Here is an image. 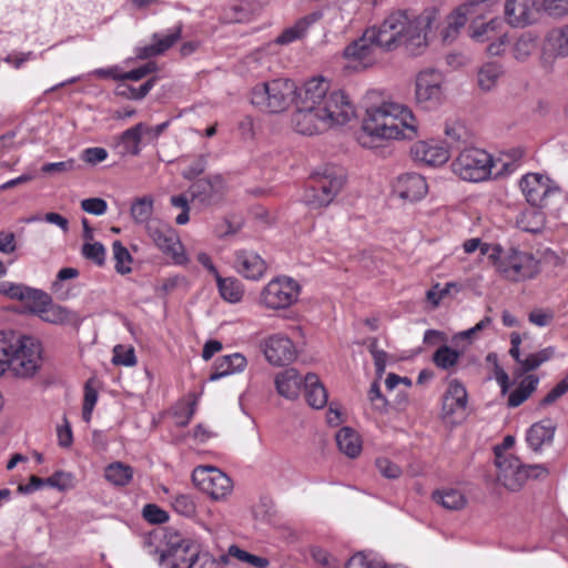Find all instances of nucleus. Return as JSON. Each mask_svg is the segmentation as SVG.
I'll list each match as a JSON object with an SVG mask.
<instances>
[{"label": "nucleus", "instance_id": "55", "mask_svg": "<svg viewBox=\"0 0 568 568\" xmlns=\"http://www.w3.org/2000/svg\"><path fill=\"white\" fill-rule=\"evenodd\" d=\"M73 485V476L70 473L62 470L55 471L53 475L47 478V486L57 488L58 490L70 489Z\"/></svg>", "mask_w": 568, "mask_h": 568}, {"label": "nucleus", "instance_id": "50", "mask_svg": "<svg viewBox=\"0 0 568 568\" xmlns=\"http://www.w3.org/2000/svg\"><path fill=\"white\" fill-rule=\"evenodd\" d=\"M542 12L551 19L568 16V0H541Z\"/></svg>", "mask_w": 568, "mask_h": 568}, {"label": "nucleus", "instance_id": "19", "mask_svg": "<svg viewBox=\"0 0 568 568\" xmlns=\"http://www.w3.org/2000/svg\"><path fill=\"white\" fill-rule=\"evenodd\" d=\"M520 190L528 203L535 207H544L549 197L557 192L550 185V180L539 173H528L519 182Z\"/></svg>", "mask_w": 568, "mask_h": 568}, {"label": "nucleus", "instance_id": "35", "mask_svg": "<svg viewBox=\"0 0 568 568\" xmlns=\"http://www.w3.org/2000/svg\"><path fill=\"white\" fill-rule=\"evenodd\" d=\"M338 449L349 458H356L362 452V438L356 430L351 427L341 428L336 436Z\"/></svg>", "mask_w": 568, "mask_h": 568}, {"label": "nucleus", "instance_id": "33", "mask_svg": "<svg viewBox=\"0 0 568 568\" xmlns=\"http://www.w3.org/2000/svg\"><path fill=\"white\" fill-rule=\"evenodd\" d=\"M432 498L443 508L454 511L464 509L468 503L465 493L462 489L454 487L437 489L432 494Z\"/></svg>", "mask_w": 568, "mask_h": 568}, {"label": "nucleus", "instance_id": "20", "mask_svg": "<svg viewBox=\"0 0 568 568\" xmlns=\"http://www.w3.org/2000/svg\"><path fill=\"white\" fill-rule=\"evenodd\" d=\"M276 390H325L320 377L315 373H307L302 376L294 367L286 368L276 374Z\"/></svg>", "mask_w": 568, "mask_h": 568}, {"label": "nucleus", "instance_id": "23", "mask_svg": "<svg viewBox=\"0 0 568 568\" xmlns=\"http://www.w3.org/2000/svg\"><path fill=\"white\" fill-rule=\"evenodd\" d=\"M410 154L415 161L429 166L443 165L449 160V150L447 146L438 144L434 140L414 143L410 148Z\"/></svg>", "mask_w": 568, "mask_h": 568}, {"label": "nucleus", "instance_id": "28", "mask_svg": "<svg viewBox=\"0 0 568 568\" xmlns=\"http://www.w3.org/2000/svg\"><path fill=\"white\" fill-rule=\"evenodd\" d=\"M479 1H468L457 7L447 18L446 26L442 31L443 41L446 43L453 42L459 30L467 23L469 18L475 13Z\"/></svg>", "mask_w": 568, "mask_h": 568}, {"label": "nucleus", "instance_id": "13", "mask_svg": "<svg viewBox=\"0 0 568 568\" xmlns=\"http://www.w3.org/2000/svg\"><path fill=\"white\" fill-rule=\"evenodd\" d=\"M194 485L211 499L225 500L233 491L232 479L214 466H197L192 473Z\"/></svg>", "mask_w": 568, "mask_h": 568}, {"label": "nucleus", "instance_id": "49", "mask_svg": "<svg viewBox=\"0 0 568 568\" xmlns=\"http://www.w3.org/2000/svg\"><path fill=\"white\" fill-rule=\"evenodd\" d=\"M13 332H0V377L10 366V355L13 347Z\"/></svg>", "mask_w": 568, "mask_h": 568}, {"label": "nucleus", "instance_id": "63", "mask_svg": "<svg viewBox=\"0 0 568 568\" xmlns=\"http://www.w3.org/2000/svg\"><path fill=\"white\" fill-rule=\"evenodd\" d=\"M488 362L494 363V377L497 381L499 387L501 390H508L509 388V377L507 373L498 365L497 363V355L496 354H488L487 356Z\"/></svg>", "mask_w": 568, "mask_h": 568}, {"label": "nucleus", "instance_id": "59", "mask_svg": "<svg viewBox=\"0 0 568 568\" xmlns=\"http://www.w3.org/2000/svg\"><path fill=\"white\" fill-rule=\"evenodd\" d=\"M376 467L378 471L387 479H396L402 475L400 467L388 458H377Z\"/></svg>", "mask_w": 568, "mask_h": 568}, {"label": "nucleus", "instance_id": "12", "mask_svg": "<svg viewBox=\"0 0 568 568\" xmlns=\"http://www.w3.org/2000/svg\"><path fill=\"white\" fill-rule=\"evenodd\" d=\"M469 37L476 42L487 43L486 53L491 57L503 55L510 44L509 33L498 18L488 22L471 23Z\"/></svg>", "mask_w": 568, "mask_h": 568}, {"label": "nucleus", "instance_id": "32", "mask_svg": "<svg viewBox=\"0 0 568 568\" xmlns=\"http://www.w3.org/2000/svg\"><path fill=\"white\" fill-rule=\"evenodd\" d=\"M142 129L143 122H139L138 124L126 129L119 135L116 148H119L120 153L122 155L136 156L140 154V145L142 141H144V134Z\"/></svg>", "mask_w": 568, "mask_h": 568}, {"label": "nucleus", "instance_id": "16", "mask_svg": "<svg viewBox=\"0 0 568 568\" xmlns=\"http://www.w3.org/2000/svg\"><path fill=\"white\" fill-rule=\"evenodd\" d=\"M145 230L158 248L171 256L176 264L187 261L176 231L169 224L160 220L150 221Z\"/></svg>", "mask_w": 568, "mask_h": 568}, {"label": "nucleus", "instance_id": "22", "mask_svg": "<svg viewBox=\"0 0 568 568\" xmlns=\"http://www.w3.org/2000/svg\"><path fill=\"white\" fill-rule=\"evenodd\" d=\"M234 268L243 277L257 281L265 274L267 264L252 250H239L234 254Z\"/></svg>", "mask_w": 568, "mask_h": 568}, {"label": "nucleus", "instance_id": "5", "mask_svg": "<svg viewBox=\"0 0 568 568\" xmlns=\"http://www.w3.org/2000/svg\"><path fill=\"white\" fill-rule=\"evenodd\" d=\"M320 91L312 90L308 81L300 88V94L295 102L296 109L292 114V126L302 135H316L328 130V125L322 114Z\"/></svg>", "mask_w": 568, "mask_h": 568}, {"label": "nucleus", "instance_id": "39", "mask_svg": "<svg viewBox=\"0 0 568 568\" xmlns=\"http://www.w3.org/2000/svg\"><path fill=\"white\" fill-rule=\"evenodd\" d=\"M134 475L133 468L124 463L114 462L104 469V478L113 486H126Z\"/></svg>", "mask_w": 568, "mask_h": 568}, {"label": "nucleus", "instance_id": "48", "mask_svg": "<svg viewBox=\"0 0 568 568\" xmlns=\"http://www.w3.org/2000/svg\"><path fill=\"white\" fill-rule=\"evenodd\" d=\"M445 143L447 149L458 148L460 143L466 142L467 131L466 128L459 122H447L445 124Z\"/></svg>", "mask_w": 568, "mask_h": 568}, {"label": "nucleus", "instance_id": "29", "mask_svg": "<svg viewBox=\"0 0 568 568\" xmlns=\"http://www.w3.org/2000/svg\"><path fill=\"white\" fill-rule=\"evenodd\" d=\"M557 425L554 420L546 418L532 424L526 433V442L534 452L550 446L554 442Z\"/></svg>", "mask_w": 568, "mask_h": 568}, {"label": "nucleus", "instance_id": "45", "mask_svg": "<svg viewBox=\"0 0 568 568\" xmlns=\"http://www.w3.org/2000/svg\"><path fill=\"white\" fill-rule=\"evenodd\" d=\"M555 355L554 347H546L537 353L529 354L526 358H524L518 365L519 371H524V373L531 372L534 373L540 365L552 358Z\"/></svg>", "mask_w": 568, "mask_h": 568}, {"label": "nucleus", "instance_id": "21", "mask_svg": "<svg viewBox=\"0 0 568 568\" xmlns=\"http://www.w3.org/2000/svg\"><path fill=\"white\" fill-rule=\"evenodd\" d=\"M262 347L266 361L276 366L293 362L297 355L294 343L282 334H274L265 338Z\"/></svg>", "mask_w": 568, "mask_h": 568}, {"label": "nucleus", "instance_id": "40", "mask_svg": "<svg viewBox=\"0 0 568 568\" xmlns=\"http://www.w3.org/2000/svg\"><path fill=\"white\" fill-rule=\"evenodd\" d=\"M196 403L197 398L195 396L187 395L182 397L170 412L174 424L178 426L187 425L195 412Z\"/></svg>", "mask_w": 568, "mask_h": 568}, {"label": "nucleus", "instance_id": "51", "mask_svg": "<svg viewBox=\"0 0 568 568\" xmlns=\"http://www.w3.org/2000/svg\"><path fill=\"white\" fill-rule=\"evenodd\" d=\"M82 255L92 261L99 266H102L105 262V248L104 246L99 242H85L82 246Z\"/></svg>", "mask_w": 568, "mask_h": 568}, {"label": "nucleus", "instance_id": "46", "mask_svg": "<svg viewBox=\"0 0 568 568\" xmlns=\"http://www.w3.org/2000/svg\"><path fill=\"white\" fill-rule=\"evenodd\" d=\"M459 358L460 353L446 345L440 346L433 355V362L442 369H450L457 365Z\"/></svg>", "mask_w": 568, "mask_h": 568}, {"label": "nucleus", "instance_id": "56", "mask_svg": "<svg viewBox=\"0 0 568 568\" xmlns=\"http://www.w3.org/2000/svg\"><path fill=\"white\" fill-rule=\"evenodd\" d=\"M135 354L132 347L116 345L113 349L112 362L115 365L132 366L135 364Z\"/></svg>", "mask_w": 568, "mask_h": 568}, {"label": "nucleus", "instance_id": "2", "mask_svg": "<svg viewBox=\"0 0 568 568\" xmlns=\"http://www.w3.org/2000/svg\"><path fill=\"white\" fill-rule=\"evenodd\" d=\"M437 19L438 11L436 9L425 10L420 14L410 10H396L376 28L379 34V45L385 50L404 45L412 54H418L427 45V30Z\"/></svg>", "mask_w": 568, "mask_h": 568}, {"label": "nucleus", "instance_id": "31", "mask_svg": "<svg viewBox=\"0 0 568 568\" xmlns=\"http://www.w3.org/2000/svg\"><path fill=\"white\" fill-rule=\"evenodd\" d=\"M247 361L241 353H234L219 357L214 363V371L210 376L211 381H215L229 375L241 373L245 369Z\"/></svg>", "mask_w": 568, "mask_h": 568}, {"label": "nucleus", "instance_id": "3", "mask_svg": "<svg viewBox=\"0 0 568 568\" xmlns=\"http://www.w3.org/2000/svg\"><path fill=\"white\" fill-rule=\"evenodd\" d=\"M300 89L287 78H275L256 83L251 90V103L261 112L280 114L297 101Z\"/></svg>", "mask_w": 568, "mask_h": 568}, {"label": "nucleus", "instance_id": "60", "mask_svg": "<svg viewBox=\"0 0 568 568\" xmlns=\"http://www.w3.org/2000/svg\"><path fill=\"white\" fill-rule=\"evenodd\" d=\"M170 203L172 206L182 210L181 213L175 217L176 224H179V225L186 224L190 220V216H189L190 206H189V201H187L186 196L182 195V194L173 195L170 199Z\"/></svg>", "mask_w": 568, "mask_h": 568}, {"label": "nucleus", "instance_id": "38", "mask_svg": "<svg viewBox=\"0 0 568 568\" xmlns=\"http://www.w3.org/2000/svg\"><path fill=\"white\" fill-rule=\"evenodd\" d=\"M504 67L501 63L496 61H489L484 63L477 72V82L483 91L493 90L499 79L504 75Z\"/></svg>", "mask_w": 568, "mask_h": 568}, {"label": "nucleus", "instance_id": "18", "mask_svg": "<svg viewBox=\"0 0 568 568\" xmlns=\"http://www.w3.org/2000/svg\"><path fill=\"white\" fill-rule=\"evenodd\" d=\"M30 311L37 314L43 322L55 325H77L80 322L79 315L64 306L53 304L47 294V300L37 296Z\"/></svg>", "mask_w": 568, "mask_h": 568}, {"label": "nucleus", "instance_id": "6", "mask_svg": "<svg viewBox=\"0 0 568 568\" xmlns=\"http://www.w3.org/2000/svg\"><path fill=\"white\" fill-rule=\"evenodd\" d=\"M344 182L345 176L341 170L326 168L312 176L304 193V202L313 209L327 206L341 192Z\"/></svg>", "mask_w": 568, "mask_h": 568}, {"label": "nucleus", "instance_id": "11", "mask_svg": "<svg viewBox=\"0 0 568 568\" xmlns=\"http://www.w3.org/2000/svg\"><path fill=\"white\" fill-rule=\"evenodd\" d=\"M300 293L301 286L295 280L288 276H278L263 287L260 294V304L267 310H285L298 300Z\"/></svg>", "mask_w": 568, "mask_h": 568}, {"label": "nucleus", "instance_id": "27", "mask_svg": "<svg viewBox=\"0 0 568 568\" xmlns=\"http://www.w3.org/2000/svg\"><path fill=\"white\" fill-rule=\"evenodd\" d=\"M542 54L548 59L568 58V23L554 27L542 40Z\"/></svg>", "mask_w": 568, "mask_h": 568}, {"label": "nucleus", "instance_id": "7", "mask_svg": "<svg viewBox=\"0 0 568 568\" xmlns=\"http://www.w3.org/2000/svg\"><path fill=\"white\" fill-rule=\"evenodd\" d=\"M496 272L504 280L518 283L536 277L540 272V263L531 252L510 247L504 250Z\"/></svg>", "mask_w": 568, "mask_h": 568}, {"label": "nucleus", "instance_id": "61", "mask_svg": "<svg viewBox=\"0 0 568 568\" xmlns=\"http://www.w3.org/2000/svg\"><path fill=\"white\" fill-rule=\"evenodd\" d=\"M75 160L69 159L61 162H51L42 165L41 171L45 174L65 173L75 170Z\"/></svg>", "mask_w": 568, "mask_h": 568}, {"label": "nucleus", "instance_id": "54", "mask_svg": "<svg viewBox=\"0 0 568 568\" xmlns=\"http://www.w3.org/2000/svg\"><path fill=\"white\" fill-rule=\"evenodd\" d=\"M181 27H174L164 36L154 34V43L159 48L158 51L163 53L170 49L181 38Z\"/></svg>", "mask_w": 568, "mask_h": 568}, {"label": "nucleus", "instance_id": "1", "mask_svg": "<svg viewBox=\"0 0 568 568\" xmlns=\"http://www.w3.org/2000/svg\"><path fill=\"white\" fill-rule=\"evenodd\" d=\"M419 135V123L405 104L385 100L366 108L358 143L366 149H376L392 140H413Z\"/></svg>", "mask_w": 568, "mask_h": 568}, {"label": "nucleus", "instance_id": "30", "mask_svg": "<svg viewBox=\"0 0 568 568\" xmlns=\"http://www.w3.org/2000/svg\"><path fill=\"white\" fill-rule=\"evenodd\" d=\"M323 18V12L316 10L301 18L294 26L285 29L276 39L278 44H288L304 38L308 29Z\"/></svg>", "mask_w": 568, "mask_h": 568}, {"label": "nucleus", "instance_id": "10", "mask_svg": "<svg viewBox=\"0 0 568 568\" xmlns=\"http://www.w3.org/2000/svg\"><path fill=\"white\" fill-rule=\"evenodd\" d=\"M455 174L465 181L479 182L491 174L493 158L485 150L466 148L452 163Z\"/></svg>", "mask_w": 568, "mask_h": 568}, {"label": "nucleus", "instance_id": "26", "mask_svg": "<svg viewBox=\"0 0 568 568\" xmlns=\"http://www.w3.org/2000/svg\"><path fill=\"white\" fill-rule=\"evenodd\" d=\"M467 393H445L442 399V419L448 425L460 424L467 417Z\"/></svg>", "mask_w": 568, "mask_h": 568}, {"label": "nucleus", "instance_id": "44", "mask_svg": "<svg viewBox=\"0 0 568 568\" xmlns=\"http://www.w3.org/2000/svg\"><path fill=\"white\" fill-rule=\"evenodd\" d=\"M227 558H235L242 562H245L254 568H267L270 560L265 557L253 555L236 545H232L227 550Z\"/></svg>", "mask_w": 568, "mask_h": 568}, {"label": "nucleus", "instance_id": "47", "mask_svg": "<svg viewBox=\"0 0 568 568\" xmlns=\"http://www.w3.org/2000/svg\"><path fill=\"white\" fill-rule=\"evenodd\" d=\"M171 506L179 515L193 517L196 513V504L190 494H175L171 497Z\"/></svg>", "mask_w": 568, "mask_h": 568}, {"label": "nucleus", "instance_id": "8", "mask_svg": "<svg viewBox=\"0 0 568 568\" xmlns=\"http://www.w3.org/2000/svg\"><path fill=\"white\" fill-rule=\"evenodd\" d=\"M41 353V344L37 338L14 334L8 371L17 377H32L40 368Z\"/></svg>", "mask_w": 568, "mask_h": 568}, {"label": "nucleus", "instance_id": "34", "mask_svg": "<svg viewBox=\"0 0 568 568\" xmlns=\"http://www.w3.org/2000/svg\"><path fill=\"white\" fill-rule=\"evenodd\" d=\"M0 294L6 295L9 298L24 302L29 308L34 303L37 296L47 300V293L28 287L23 284H17L11 282L0 283Z\"/></svg>", "mask_w": 568, "mask_h": 568}, {"label": "nucleus", "instance_id": "57", "mask_svg": "<svg viewBox=\"0 0 568 568\" xmlns=\"http://www.w3.org/2000/svg\"><path fill=\"white\" fill-rule=\"evenodd\" d=\"M516 390H536L539 384V377L531 372L524 373V371H519L516 374Z\"/></svg>", "mask_w": 568, "mask_h": 568}, {"label": "nucleus", "instance_id": "58", "mask_svg": "<svg viewBox=\"0 0 568 568\" xmlns=\"http://www.w3.org/2000/svg\"><path fill=\"white\" fill-rule=\"evenodd\" d=\"M478 250L481 255L487 256L488 261L494 265L495 270H497L504 248L499 244H491L481 241V245L478 246Z\"/></svg>", "mask_w": 568, "mask_h": 568}, {"label": "nucleus", "instance_id": "24", "mask_svg": "<svg viewBox=\"0 0 568 568\" xmlns=\"http://www.w3.org/2000/svg\"><path fill=\"white\" fill-rule=\"evenodd\" d=\"M376 48H381L379 34L376 28H369L361 38L345 48L344 57L346 59L364 61L367 64L371 62Z\"/></svg>", "mask_w": 568, "mask_h": 568}, {"label": "nucleus", "instance_id": "17", "mask_svg": "<svg viewBox=\"0 0 568 568\" xmlns=\"http://www.w3.org/2000/svg\"><path fill=\"white\" fill-rule=\"evenodd\" d=\"M542 12L541 0H506L504 13L506 22L514 28H525L539 20Z\"/></svg>", "mask_w": 568, "mask_h": 568}, {"label": "nucleus", "instance_id": "41", "mask_svg": "<svg viewBox=\"0 0 568 568\" xmlns=\"http://www.w3.org/2000/svg\"><path fill=\"white\" fill-rule=\"evenodd\" d=\"M221 297L229 303H239L244 295L242 283L234 277H215Z\"/></svg>", "mask_w": 568, "mask_h": 568}, {"label": "nucleus", "instance_id": "37", "mask_svg": "<svg viewBox=\"0 0 568 568\" xmlns=\"http://www.w3.org/2000/svg\"><path fill=\"white\" fill-rule=\"evenodd\" d=\"M537 50V37L530 32L519 34L510 47L511 57L518 62H526Z\"/></svg>", "mask_w": 568, "mask_h": 568}, {"label": "nucleus", "instance_id": "15", "mask_svg": "<svg viewBox=\"0 0 568 568\" xmlns=\"http://www.w3.org/2000/svg\"><path fill=\"white\" fill-rule=\"evenodd\" d=\"M444 77L435 70L418 73L415 82V101L424 110H434L445 100Z\"/></svg>", "mask_w": 568, "mask_h": 568}, {"label": "nucleus", "instance_id": "36", "mask_svg": "<svg viewBox=\"0 0 568 568\" xmlns=\"http://www.w3.org/2000/svg\"><path fill=\"white\" fill-rule=\"evenodd\" d=\"M222 186V179L215 176L213 179H201L195 181L191 187L190 193L193 199L199 200L202 203H211Z\"/></svg>", "mask_w": 568, "mask_h": 568}, {"label": "nucleus", "instance_id": "14", "mask_svg": "<svg viewBox=\"0 0 568 568\" xmlns=\"http://www.w3.org/2000/svg\"><path fill=\"white\" fill-rule=\"evenodd\" d=\"M160 560H169L170 568H223L227 564V556L222 555L216 559L209 552H199L189 545H178L168 556L162 552Z\"/></svg>", "mask_w": 568, "mask_h": 568}, {"label": "nucleus", "instance_id": "25", "mask_svg": "<svg viewBox=\"0 0 568 568\" xmlns=\"http://www.w3.org/2000/svg\"><path fill=\"white\" fill-rule=\"evenodd\" d=\"M394 189L399 197L416 202L427 194L428 184L423 175L406 173L397 178Z\"/></svg>", "mask_w": 568, "mask_h": 568}, {"label": "nucleus", "instance_id": "9", "mask_svg": "<svg viewBox=\"0 0 568 568\" xmlns=\"http://www.w3.org/2000/svg\"><path fill=\"white\" fill-rule=\"evenodd\" d=\"M498 469L497 480L500 485L510 491L520 490L529 478H545L548 469L544 465L526 466L516 458L501 459L495 462Z\"/></svg>", "mask_w": 568, "mask_h": 568}, {"label": "nucleus", "instance_id": "53", "mask_svg": "<svg viewBox=\"0 0 568 568\" xmlns=\"http://www.w3.org/2000/svg\"><path fill=\"white\" fill-rule=\"evenodd\" d=\"M143 518L150 524H164L169 520V514L155 504H148L142 510Z\"/></svg>", "mask_w": 568, "mask_h": 568}, {"label": "nucleus", "instance_id": "4", "mask_svg": "<svg viewBox=\"0 0 568 568\" xmlns=\"http://www.w3.org/2000/svg\"><path fill=\"white\" fill-rule=\"evenodd\" d=\"M308 83L312 90L320 91L318 108L328 129L343 126L356 118L355 105L343 90H329V83L324 78H313Z\"/></svg>", "mask_w": 568, "mask_h": 568}, {"label": "nucleus", "instance_id": "64", "mask_svg": "<svg viewBox=\"0 0 568 568\" xmlns=\"http://www.w3.org/2000/svg\"><path fill=\"white\" fill-rule=\"evenodd\" d=\"M452 284H446L445 287H442L439 284L434 285L426 293L427 301L433 305V307H437L440 301L449 293Z\"/></svg>", "mask_w": 568, "mask_h": 568}, {"label": "nucleus", "instance_id": "62", "mask_svg": "<svg viewBox=\"0 0 568 568\" xmlns=\"http://www.w3.org/2000/svg\"><path fill=\"white\" fill-rule=\"evenodd\" d=\"M81 209L93 215H102L106 212L108 204L102 199L90 197L81 202Z\"/></svg>", "mask_w": 568, "mask_h": 568}, {"label": "nucleus", "instance_id": "52", "mask_svg": "<svg viewBox=\"0 0 568 568\" xmlns=\"http://www.w3.org/2000/svg\"><path fill=\"white\" fill-rule=\"evenodd\" d=\"M521 223L525 231L536 233L544 225V215L537 209L529 210L523 214Z\"/></svg>", "mask_w": 568, "mask_h": 568}, {"label": "nucleus", "instance_id": "43", "mask_svg": "<svg viewBox=\"0 0 568 568\" xmlns=\"http://www.w3.org/2000/svg\"><path fill=\"white\" fill-rule=\"evenodd\" d=\"M112 254L115 262L114 268L119 274L125 275L131 273L132 256L128 248L120 242L114 241L112 244Z\"/></svg>", "mask_w": 568, "mask_h": 568}, {"label": "nucleus", "instance_id": "42", "mask_svg": "<svg viewBox=\"0 0 568 568\" xmlns=\"http://www.w3.org/2000/svg\"><path fill=\"white\" fill-rule=\"evenodd\" d=\"M152 214L153 199L150 196L136 199L131 205V216L135 223H144L146 226L150 221H159L158 219H153Z\"/></svg>", "mask_w": 568, "mask_h": 568}]
</instances>
